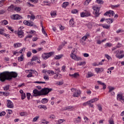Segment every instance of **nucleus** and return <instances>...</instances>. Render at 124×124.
Returning a JSON list of instances; mask_svg holds the SVG:
<instances>
[{
  "instance_id": "1",
  "label": "nucleus",
  "mask_w": 124,
  "mask_h": 124,
  "mask_svg": "<svg viewBox=\"0 0 124 124\" xmlns=\"http://www.w3.org/2000/svg\"><path fill=\"white\" fill-rule=\"evenodd\" d=\"M18 74L15 72L5 71L0 74V81L5 82L6 80H12V78H17Z\"/></svg>"
},
{
  "instance_id": "2",
  "label": "nucleus",
  "mask_w": 124,
  "mask_h": 124,
  "mask_svg": "<svg viewBox=\"0 0 124 124\" xmlns=\"http://www.w3.org/2000/svg\"><path fill=\"white\" fill-rule=\"evenodd\" d=\"M53 91L52 88H44L41 90V91H38L37 89H34L33 90V95L35 97L41 96V95H47L48 93Z\"/></svg>"
},
{
  "instance_id": "3",
  "label": "nucleus",
  "mask_w": 124,
  "mask_h": 124,
  "mask_svg": "<svg viewBox=\"0 0 124 124\" xmlns=\"http://www.w3.org/2000/svg\"><path fill=\"white\" fill-rule=\"evenodd\" d=\"M71 91L74 93L73 94V96L74 97H78L80 94H81V91L80 90H78L77 89H75L74 88H72Z\"/></svg>"
},
{
  "instance_id": "4",
  "label": "nucleus",
  "mask_w": 124,
  "mask_h": 124,
  "mask_svg": "<svg viewBox=\"0 0 124 124\" xmlns=\"http://www.w3.org/2000/svg\"><path fill=\"white\" fill-rule=\"evenodd\" d=\"M54 54V52H50L48 53H44L43 54L42 56V58L44 59V60H47L48 58H50V57H52Z\"/></svg>"
},
{
  "instance_id": "5",
  "label": "nucleus",
  "mask_w": 124,
  "mask_h": 124,
  "mask_svg": "<svg viewBox=\"0 0 124 124\" xmlns=\"http://www.w3.org/2000/svg\"><path fill=\"white\" fill-rule=\"evenodd\" d=\"M93 14L94 15H95V16L96 17H98L99 16V15L100 14H99V8L97 7H93Z\"/></svg>"
},
{
  "instance_id": "6",
  "label": "nucleus",
  "mask_w": 124,
  "mask_h": 124,
  "mask_svg": "<svg viewBox=\"0 0 124 124\" xmlns=\"http://www.w3.org/2000/svg\"><path fill=\"white\" fill-rule=\"evenodd\" d=\"M81 17H89L91 16V13L89 11L85 10L80 14Z\"/></svg>"
},
{
  "instance_id": "7",
  "label": "nucleus",
  "mask_w": 124,
  "mask_h": 124,
  "mask_svg": "<svg viewBox=\"0 0 124 124\" xmlns=\"http://www.w3.org/2000/svg\"><path fill=\"white\" fill-rule=\"evenodd\" d=\"M11 18L13 20H21V19H23V17L18 14L13 15L11 16Z\"/></svg>"
},
{
  "instance_id": "8",
  "label": "nucleus",
  "mask_w": 124,
  "mask_h": 124,
  "mask_svg": "<svg viewBox=\"0 0 124 124\" xmlns=\"http://www.w3.org/2000/svg\"><path fill=\"white\" fill-rule=\"evenodd\" d=\"M17 34L19 36V37H20V38H22V37H24V31H23V30H22V29H21V28H19L18 29V31L17 32Z\"/></svg>"
},
{
  "instance_id": "9",
  "label": "nucleus",
  "mask_w": 124,
  "mask_h": 124,
  "mask_svg": "<svg viewBox=\"0 0 124 124\" xmlns=\"http://www.w3.org/2000/svg\"><path fill=\"white\" fill-rule=\"evenodd\" d=\"M114 14H115V13L112 11L109 10V11H108L106 12L104 14V16H108V17H110V15H112V16H114Z\"/></svg>"
},
{
  "instance_id": "10",
  "label": "nucleus",
  "mask_w": 124,
  "mask_h": 124,
  "mask_svg": "<svg viewBox=\"0 0 124 124\" xmlns=\"http://www.w3.org/2000/svg\"><path fill=\"white\" fill-rule=\"evenodd\" d=\"M23 24L26 26H29V27H32L33 26V23L32 22H29L28 20H24L23 21Z\"/></svg>"
},
{
  "instance_id": "11",
  "label": "nucleus",
  "mask_w": 124,
  "mask_h": 124,
  "mask_svg": "<svg viewBox=\"0 0 124 124\" xmlns=\"http://www.w3.org/2000/svg\"><path fill=\"white\" fill-rule=\"evenodd\" d=\"M36 61L38 63H40V60L38 59V57L34 56L32 57V59H31V62H35Z\"/></svg>"
},
{
  "instance_id": "12",
  "label": "nucleus",
  "mask_w": 124,
  "mask_h": 124,
  "mask_svg": "<svg viewBox=\"0 0 124 124\" xmlns=\"http://www.w3.org/2000/svg\"><path fill=\"white\" fill-rule=\"evenodd\" d=\"M7 107L8 108H13L14 107L13 103L10 100H7Z\"/></svg>"
},
{
  "instance_id": "13",
  "label": "nucleus",
  "mask_w": 124,
  "mask_h": 124,
  "mask_svg": "<svg viewBox=\"0 0 124 124\" xmlns=\"http://www.w3.org/2000/svg\"><path fill=\"white\" fill-rule=\"evenodd\" d=\"M123 98L124 97H123V95H122V94H118L117 95V100L119 101H122Z\"/></svg>"
},
{
  "instance_id": "14",
  "label": "nucleus",
  "mask_w": 124,
  "mask_h": 124,
  "mask_svg": "<svg viewBox=\"0 0 124 124\" xmlns=\"http://www.w3.org/2000/svg\"><path fill=\"white\" fill-rule=\"evenodd\" d=\"M99 85H101V86H103V90H105L106 89V85L105 83L102 82L100 81H97Z\"/></svg>"
},
{
  "instance_id": "15",
  "label": "nucleus",
  "mask_w": 124,
  "mask_h": 124,
  "mask_svg": "<svg viewBox=\"0 0 124 124\" xmlns=\"http://www.w3.org/2000/svg\"><path fill=\"white\" fill-rule=\"evenodd\" d=\"M95 70L97 73H99V72H103L104 69L103 68H96Z\"/></svg>"
},
{
  "instance_id": "16",
  "label": "nucleus",
  "mask_w": 124,
  "mask_h": 124,
  "mask_svg": "<svg viewBox=\"0 0 124 124\" xmlns=\"http://www.w3.org/2000/svg\"><path fill=\"white\" fill-rule=\"evenodd\" d=\"M38 108H39V109H44V110H47V107L45 105H40L38 106Z\"/></svg>"
},
{
  "instance_id": "17",
  "label": "nucleus",
  "mask_w": 124,
  "mask_h": 124,
  "mask_svg": "<svg viewBox=\"0 0 124 124\" xmlns=\"http://www.w3.org/2000/svg\"><path fill=\"white\" fill-rule=\"evenodd\" d=\"M106 21L108 23V24H112V23H113V22L114 21V19L107 18L106 19Z\"/></svg>"
},
{
  "instance_id": "18",
  "label": "nucleus",
  "mask_w": 124,
  "mask_h": 124,
  "mask_svg": "<svg viewBox=\"0 0 124 124\" xmlns=\"http://www.w3.org/2000/svg\"><path fill=\"white\" fill-rule=\"evenodd\" d=\"M41 103H42L43 104H46V103H48V100L47 98H43L41 101Z\"/></svg>"
},
{
  "instance_id": "19",
  "label": "nucleus",
  "mask_w": 124,
  "mask_h": 124,
  "mask_svg": "<svg viewBox=\"0 0 124 124\" xmlns=\"http://www.w3.org/2000/svg\"><path fill=\"white\" fill-rule=\"evenodd\" d=\"M4 95V96H8L9 95V93H5L3 92H0V95Z\"/></svg>"
},
{
  "instance_id": "20",
  "label": "nucleus",
  "mask_w": 124,
  "mask_h": 124,
  "mask_svg": "<svg viewBox=\"0 0 124 124\" xmlns=\"http://www.w3.org/2000/svg\"><path fill=\"white\" fill-rule=\"evenodd\" d=\"M22 46V43H16L14 44V48H16V47H20Z\"/></svg>"
},
{
  "instance_id": "21",
  "label": "nucleus",
  "mask_w": 124,
  "mask_h": 124,
  "mask_svg": "<svg viewBox=\"0 0 124 124\" xmlns=\"http://www.w3.org/2000/svg\"><path fill=\"white\" fill-rule=\"evenodd\" d=\"M71 58L73 59V60H76V61H79L78 59H77V56L75 54H71Z\"/></svg>"
},
{
  "instance_id": "22",
  "label": "nucleus",
  "mask_w": 124,
  "mask_h": 124,
  "mask_svg": "<svg viewBox=\"0 0 124 124\" xmlns=\"http://www.w3.org/2000/svg\"><path fill=\"white\" fill-rule=\"evenodd\" d=\"M116 58H118V59H123V58L124 57V54H122L121 55H119V53H117L116 54Z\"/></svg>"
},
{
  "instance_id": "23",
  "label": "nucleus",
  "mask_w": 124,
  "mask_h": 124,
  "mask_svg": "<svg viewBox=\"0 0 124 124\" xmlns=\"http://www.w3.org/2000/svg\"><path fill=\"white\" fill-rule=\"evenodd\" d=\"M74 122L75 123V124H77L78 123H80L81 122V117L78 116L77 119H75Z\"/></svg>"
},
{
  "instance_id": "24",
  "label": "nucleus",
  "mask_w": 124,
  "mask_h": 124,
  "mask_svg": "<svg viewBox=\"0 0 124 124\" xmlns=\"http://www.w3.org/2000/svg\"><path fill=\"white\" fill-rule=\"evenodd\" d=\"M63 57V55L62 54L59 55H56L55 57V59L56 60H60V59H62Z\"/></svg>"
},
{
  "instance_id": "25",
  "label": "nucleus",
  "mask_w": 124,
  "mask_h": 124,
  "mask_svg": "<svg viewBox=\"0 0 124 124\" xmlns=\"http://www.w3.org/2000/svg\"><path fill=\"white\" fill-rule=\"evenodd\" d=\"M69 4V3L68 2H64L62 4V7L63 8H65L66 6H67Z\"/></svg>"
},
{
  "instance_id": "26",
  "label": "nucleus",
  "mask_w": 124,
  "mask_h": 124,
  "mask_svg": "<svg viewBox=\"0 0 124 124\" xmlns=\"http://www.w3.org/2000/svg\"><path fill=\"white\" fill-rule=\"evenodd\" d=\"M74 19L72 18L70 21H69V25L70 27H73L74 25V21H73Z\"/></svg>"
},
{
  "instance_id": "27",
  "label": "nucleus",
  "mask_w": 124,
  "mask_h": 124,
  "mask_svg": "<svg viewBox=\"0 0 124 124\" xmlns=\"http://www.w3.org/2000/svg\"><path fill=\"white\" fill-rule=\"evenodd\" d=\"M98 98H94L91 100H90L89 101L91 102V103H93L95 102L96 101H97L98 100Z\"/></svg>"
},
{
  "instance_id": "28",
  "label": "nucleus",
  "mask_w": 124,
  "mask_h": 124,
  "mask_svg": "<svg viewBox=\"0 0 124 124\" xmlns=\"http://www.w3.org/2000/svg\"><path fill=\"white\" fill-rule=\"evenodd\" d=\"M17 59L18 61L19 62H23V61H24V56L22 54L20 57H18Z\"/></svg>"
},
{
  "instance_id": "29",
  "label": "nucleus",
  "mask_w": 124,
  "mask_h": 124,
  "mask_svg": "<svg viewBox=\"0 0 124 124\" xmlns=\"http://www.w3.org/2000/svg\"><path fill=\"white\" fill-rule=\"evenodd\" d=\"M88 77H87V78H91V77H93V74L91 72H89L87 74Z\"/></svg>"
},
{
  "instance_id": "30",
  "label": "nucleus",
  "mask_w": 124,
  "mask_h": 124,
  "mask_svg": "<svg viewBox=\"0 0 124 124\" xmlns=\"http://www.w3.org/2000/svg\"><path fill=\"white\" fill-rule=\"evenodd\" d=\"M63 122H65V120H64V119H60L59 120L57 121L56 124H62Z\"/></svg>"
},
{
  "instance_id": "31",
  "label": "nucleus",
  "mask_w": 124,
  "mask_h": 124,
  "mask_svg": "<svg viewBox=\"0 0 124 124\" xmlns=\"http://www.w3.org/2000/svg\"><path fill=\"white\" fill-rule=\"evenodd\" d=\"M48 74H51L52 75H54L55 74V72L53 71L48 70L47 71Z\"/></svg>"
},
{
  "instance_id": "32",
  "label": "nucleus",
  "mask_w": 124,
  "mask_h": 124,
  "mask_svg": "<svg viewBox=\"0 0 124 124\" xmlns=\"http://www.w3.org/2000/svg\"><path fill=\"white\" fill-rule=\"evenodd\" d=\"M96 2L97 3H98L99 4H103V1H102V0H96Z\"/></svg>"
},
{
  "instance_id": "33",
  "label": "nucleus",
  "mask_w": 124,
  "mask_h": 124,
  "mask_svg": "<svg viewBox=\"0 0 124 124\" xmlns=\"http://www.w3.org/2000/svg\"><path fill=\"white\" fill-rule=\"evenodd\" d=\"M80 76V75H79V73H75L74 74V78H77V77H79Z\"/></svg>"
},
{
  "instance_id": "34",
  "label": "nucleus",
  "mask_w": 124,
  "mask_h": 124,
  "mask_svg": "<svg viewBox=\"0 0 124 124\" xmlns=\"http://www.w3.org/2000/svg\"><path fill=\"white\" fill-rule=\"evenodd\" d=\"M72 108H73V107L72 106H69V107H66L64 108V110H69L70 109H72Z\"/></svg>"
},
{
  "instance_id": "35",
  "label": "nucleus",
  "mask_w": 124,
  "mask_h": 124,
  "mask_svg": "<svg viewBox=\"0 0 124 124\" xmlns=\"http://www.w3.org/2000/svg\"><path fill=\"white\" fill-rule=\"evenodd\" d=\"M26 96L27 97V99L30 100V99H31V93H27Z\"/></svg>"
},
{
  "instance_id": "36",
  "label": "nucleus",
  "mask_w": 124,
  "mask_h": 124,
  "mask_svg": "<svg viewBox=\"0 0 124 124\" xmlns=\"http://www.w3.org/2000/svg\"><path fill=\"white\" fill-rule=\"evenodd\" d=\"M50 15L53 17V16H56V15H57V13L56 12H51L50 13Z\"/></svg>"
},
{
  "instance_id": "37",
  "label": "nucleus",
  "mask_w": 124,
  "mask_h": 124,
  "mask_svg": "<svg viewBox=\"0 0 124 124\" xmlns=\"http://www.w3.org/2000/svg\"><path fill=\"white\" fill-rule=\"evenodd\" d=\"M86 39H87V37H86L85 36H84L83 37H82L81 38V39L80 40V43L83 42V41H86Z\"/></svg>"
},
{
  "instance_id": "38",
  "label": "nucleus",
  "mask_w": 124,
  "mask_h": 124,
  "mask_svg": "<svg viewBox=\"0 0 124 124\" xmlns=\"http://www.w3.org/2000/svg\"><path fill=\"white\" fill-rule=\"evenodd\" d=\"M2 24H3V25H6L8 24V22H7L6 20H4L2 21Z\"/></svg>"
},
{
  "instance_id": "39",
  "label": "nucleus",
  "mask_w": 124,
  "mask_h": 124,
  "mask_svg": "<svg viewBox=\"0 0 124 124\" xmlns=\"http://www.w3.org/2000/svg\"><path fill=\"white\" fill-rule=\"evenodd\" d=\"M24 98H26V93H23L21 94V99L23 100Z\"/></svg>"
},
{
  "instance_id": "40",
  "label": "nucleus",
  "mask_w": 124,
  "mask_h": 124,
  "mask_svg": "<svg viewBox=\"0 0 124 124\" xmlns=\"http://www.w3.org/2000/svg\"><path fill=\"white\" fill-rule=\"evenodd\" d=\"M4 91H8L9 90V85H7L3 87Z\"/></svg>"
},
{
  "instance_id": "41",
  "label": "nucleus",
  "mask_w": 124,
  "mask_h": 124,
  "mask_svg": "<svg viewBox=\"0 0 124 124\" xmlns=\"http://www.w3.org/2000/svg\"><path fill=\"white\" fill-rule=\"evenodd\" d=\"M102 27L104 29H109V28H110V26H108V25H102Z\"/></svg>"
},
{
  "instance_id": "42",
  "label": "nucleus",
  "mask_w": 124,
  "mask_h": 124,
  "mask_svg": "<svg viewBox=\"0 0 124 124\" xmlns=\"http://www.w3.org/2000/svg\"><path fill=\"white\" fill-rule=\"evenodd\" d=\"M71 12L73 14H75L76 13H78V10H77V9H74L71 11Z\"/></svg>"
},
{
  "instance_id": "43",
  "label": "nucleus",
  "mask_w": 124,
  "mask_h": 124,
  "mask_svg": "<svg viewBox=\"0 0 124 124\" xmlns=\"http://www.w3.org/2000/svg\"><path fill=\"white\" fill-rule=\"evenodd\" d=\"M97 107L99 111H102V107L100 105H97Z\"/></svg>"
},
{
  "instance_id": "44",
  "label": "nucleus",
  "mask_w": 124,
  "mask_h": 124,
  "mask_svg": "<svg viewBox=\"0 0 124 124\" xmlns=\"http://www.w3.org/2000/svg\"><path fill=\"white\" fill-rule=\"evenodd\" d=\"M84 64H86V62H82L80 63H78V65H84Z\"/></svg>"
},
{
  "instance_id": "45",
  "label": "nucleus",
  "mask_w": 124,
  "mask_h": 124,
  "mask_svg": "<svg viewBox=\"0 0 124 124\" xmlns=\"http://www.w3.org/2000/svg\"><path fill=\"white\" fill-rule=\"evenodd\" d=\"M84 120H86L85 123H89V122H90V119L86 116L84 117Z\"/></svg>"
},
{
  "instance_id": "46",
  "label": "nucleus",
  "mask_w": 124,
  "mask_h": 124,
  "mask_svg": "<svg viewBox=\"0 0 124 124\" xmlns=\"http://www.w3.org/2000/svg\"><path fill=\"white\" fill-rule=\"evenodd\" d=\"M27 56L28 58H30L31 56V51H28L27 53Z\"/></svg>"
},
{
  "instance_id": "47",
  "label": "nucleus",
  "mask_w": 124,
  "mask_h": 124,
  "mask_svg": "<svg viewBox=\"0 0 124 124\" xmlns=\"http://www.w3.org/2000/svg\"><path fill=\"white\" fill-rule=\"evenodd\" d=\"M42 124H49V122L46 121V120H43L42 121Z\"/></svg>"
},
{
  "instance_id": "48",
  "label": "nucleus",
  "mask_w": 124,
  "mask_h": 124,
  "mask_svg": "<svg viewBox=\"0 0 124 124\" xmlns=\"http://www.w3.org/2000/svg\"><path fill=\"white\" fill-rule=\"evenodd\" d=\"M6 111H7V112L8 113L9 115H11V114H12V113H13V112L12 111V110H11V109H7Z\"/></svg>"
},
{
  "instance_id": "49",
  "label": "nucleus",
  "mask_w": 124,
  "mask_h": 124,
  "mask_svg": "<svg viewBox=\"0 0 124 124\" xmlns=\"http://www.w3.org/2000/svg\"><path fill=\"white\" fill-rule=\"evenodd\" d=\"M115 90V88L114 87H110L109 88V91L108 93H111L112 91H114Z\"/></svg>"
},
{
  "instance_id": "50",
  "label": "nucleus",
  "mask_w": 124,
  "mask_h": 124,
  "mask_svg": "<svg viewBox=\"0 0 124 124\" xmlns=\"http://www.w3.org/2000/svg\"><path fill=\"white\" fill-rule=\"evenodd\" d=\"M38 119H39V116H36L35 118L33 119V122H36V121H37Z\"/></svg>"
},
{
  "instance_id": "51",
  "label": "nucleus",
  "mask_w": 124,
  "mask_h": 124,
  "mask_svg": "<svg viewBox=\"0 0 124 124\" xmlns=\"http://www.w3.org/2000/svg\"><path fill=\"white\" fill-rule=\"evenodd\" d=\"M2 35H4V36L7 37V38H8V39H9V38H10V37H9V34H5V33H4V34H3Z\"/></svg>"
},
{
  "instance_id": "52",
  "label": "nucleus",
  "mask_w": 124,
  "mask_h": 124,
  "mask_svg": "<svg viewBox=\"0 0 124 124\" xmlns=\"http://www.w3.org/2000/svg\"><path fill=\"white\" fill-rule=\"evenodd\" d=\"M25 50H26V48L23 47V48L21 49V50L19 51L20 54H22V52H25Z\"/></svg>"
},
{
  "instance_id": "53",
  "label": "nucleus",
  "mask_w": 124,
  "mask_h": 124,
  "mask_svg": "<svg viewBox=\"0 0 124 124\" xmlns=\"http://www.w3.org/2000/svg\"><path fill=\"white\" fill-rule=\"evenodd\" d=\"M6 113L4 111H2L0 113V117H2V116H4Z\"/></svg>"
},
{
  "instance_id": "54",
  "label": "nucleus",
  "mask_w": 124,
  "mask_h": 124,
  "mask_svg": "<svg viewBox=\"0 0 124 124\" xmlns=\"http://www.w3.org/2000/svg\"><path fill=\"white\" fill-rule=\"evenodd\" d=\"M15 10L16 11H21V8L16 7L15 8Z\"/></svg>"
},
{
  "instance_id": "55",
  "label": "nucleus",
  "mask_w": 124,
  "mask_h": 124,
  "mask_svg": "<svg viewBox=\"0 0 124 124\" xmlns=\"http://www.w3.org/2000/svg\"><path fill=\"white\" fill-rule=\"evenodd\" d=\"M35 19V16L33 15H31V20H33V21Z\"/></svg>"
},
{
  "instance_id": "56",
  "label": "nucleus",
  "mask_w": 124,
  "mask_h": 124,
  "mask_svg": "<svg viewBox=\"0 0 124 124\" xmlns=\"http://www.w3.org/2000/svg\"><path fill=\"white\" fill-rule=\"evenodd\" d=\"M88 102L89 103H88V105H89L90 106V107H93V105L92 104V103L91 101H88Z\"/></svg>"
},
{
  "instance_id": "57",
  "label": "nucleus",
  "mask_w": 124,
  "mask_h": 124,
  "mask_svg": "<svg viewBox=\"0 0 124 124\" xmlns=\"http://www.w3.org/2000/svg\"><path fill=\"white\" fill-rule=\"evenodd\" d=\"M89 3H90V2H89L88 0H86V1L84 2L83 4L84 5H88Z\"/></svg>"
},
{
  "instance_id": "58",
  "label": "nucleus",
  "mask_w": 124,
  "mask_h": 124,
  "mask_svg": "<svg viewBox=\"0 0 124 124\" xmlns=\"http://www.w3.org/2000/svg\"><path fill=\"white\" fill-rule=\"evenodd\" d=\"M122 46V44L119 43L116 46V48H121Z\"/></svg>"
},
{
  "instance_id": "59",
  "label": "nucleus",
  "mask_w": 124,
  "mask_h": 124,
  "mask_svg": "<svg viewBox=\"0 0 124 124\" xmlns=\"http://www.w3.org/2000/svg\"><path fill=\"white\" fill-rule=\"evenodd\" d=\"M113 69H114V67H110V68H108V70H109V72H110L109 74H111V72H112L111 71V70H113Z\"/></svg>"
},
{
  "instance_id": "60",
  "label": "nucleus",
  "mask_w": 124,
  "mask_h": 124,
  "mask_svg": "<svg viewBox=\"0 0 124 124\" xmlns=\"http://www.w3.org/2000/svg\"><path fill=\"white\" fill-rule=\"evenodd\" d=\"M85 37L88 39V37H90V33L89 32L86 33V34L84 35Z\"/></svg>"
},
{
  "instance_id": "61",
  "label": "nucleus",
  "mask_w": 124,
  "mask_h": 124,
  "mask_svg": "<svg viewBox=\"0 0 124 124\" xmlns=\"http://www.w3.org/2000/svg\"><path fill=\"white\" fill-rule=\"evenodd\" d=\"M20 115L22 117L25 116L26 115V112H22L20 113Z\"/></svg>"
},
{
  "instance_id": "62",
  "label": "nucleus",
  "mask_w": 124,
  "mask_h": 124,
  "mask_svg": "<svg viewBox=\"0 0 124 124\" xmlns=\"http://www.w3.org/2000/svg\"><path fill=\"white\" fill-rule=\"evenodd\" d=\"M44 79H45V80H49V77L44 75Z\"/></svg>"
},
{
  "instance_id": "63",
  "label": "nucleus",
  "mask_w": 124,
  "mask_h": 124,
  "mask_svg": "<svg viewBox=\"0 0 124 124\" xmlns=\"http://www.w3.org/2000/svg\"><path fill=\"white\" fill-rule=\"evenodd\" d=\"M27 77L28 78H30V77H32V73L30 72V74L27 75Z\"/></svg>"
},
{
  "instance_id": "64",
  "label": "nucleus",
  "mask_w": 124,
  "mask_h": 124,
  "mask_svg": "<svg viewBox=\"0 0 124 124\" xmlns=\"http://www.w3.org/2000/svg\"><path fill=\"white\" fill-rule=\"evenodd\" d=\"M109 124H114V121H113V120L110 119V120H109Z\"/></svg>"
}]
</instances>
